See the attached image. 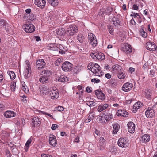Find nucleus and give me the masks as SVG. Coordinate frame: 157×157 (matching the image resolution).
<instances>
[{
    "label": "nucleus",
    "instance_id": "1",
    "mask_svg": "<svg viewBox=\"0 0 157 157\" xmlns=\"http://www.w3.org/2000/svg\"><path fill=\"white\" fill-rule=\"evenodd\" d=\"M77 27L75 25H70L68 28L67 31V34L69 36H73L78 31Z\"/></svg>",
    "mask_w": 157,
    "mask_h": 157
},
{
    "label": "nucleus",
    "instance_id": "2",
    "mask_svg": "<svg viewBox=\"0 0 157 157\" xmlns=\"http://www.w3.org/2000/svg\"><path fill=\"white\" fill-rule=\"evenodd\" d=\"M89 40L90 44L94 47H96L97 44L96 38L92 33H89L88 35Z\"/></svg>",
    "mask_w": 157,
    "mask_h": 157
},
{
    "label": "nucleus",
    "instance_id": "3",
    "mask_svg": "<svg viewBox=\"0 0 157 157\" xmlns=\"http://www.w3.org/2000/svg\"><path fill=\"white\" fill-rule=\"evenodd\" d=\"M23 29L27 33H31L34 31L35 27L32 24H25L23 26Z\"/></svg>",
    "mask_w": 157,
    "mask_h": 157
},
{
    "label": "nucleus",
    "instance_id": "4",
    "mask_svg": "<svg viewBox=\"0 0 157 157\" xmlns=\"http://www.w3.org/2000/svg\"><path fill=\"white\" fill-rule=\"evenodd\" d=\"M73 65L69 62L66 61L64 62L62 66V68L64 71H69L72 69Z\"/></svg>",
    "mask_w": 157,
    "mask_h": 157
},
{
    "label": "nucleus",
    "instance_id": "5",
    "mask_svg": "<svg viewBox=\"0 0 157 157\" xmlns=\"http://www.w3.org/2000/svg\"><path fill=\"white\" fill-rule=\"evenodd\" d=\"M121 50L127 54H129L132 52V48L131 46L127 43L123 44L121 47Z\"/></svg>",
    "mask_w": 157,
    "mask_h": 157
},
{
    "label": "nucleus",
    "instance_id": "6",
    "mask_svg": "<svg viewBox=\"0 0 157 157\" xmlns=\"http://www.w3.org/2000/svg\"><path fill=\"white\" fill-rule=\"evenodd\" d=\"M95 67L91 69V71L94 74H95V75L99 76H101L102 71L101 70L100 66L97 64H96Z\"/></svg>",
    "mask_w": 157,
    "mask_h": 157
},
{
    "label": "nucleus",
    "instance_id": "7",
    "mask_svg": "<svg viewBox=\"0 0 157 157\" xmlns=\"http://www.w3.org/2000/svg\"><path fill=\"white\" fill-rule=\"evenodd\" d=\"M54 45V46L56 47L57 48H56L53 47L52 48V50L58 51V48H59L60 50L59 52V53L63 54L65 53V51L67 50L66 48L63 47L62 45L59 44H55Z\"/></svg>",
    "mask_w": 157,
    "mask_h": 157
},
{
    "label": "nucleus",
    "instance_id": "8",
    "mask_svg": "<svg viewBox=\"0 0 157 157\" xmlns=\"http://www.w3.org/2000/svg\"><path fill=\"white\" fill-rule=\"evenodd\" d=\"M40 94L42 96H45L47 95L49 92V87L47 86H40L39 88Z\"/></svg>",
    "mask_w": 157,
    "mask_h": 157
},
{
    "label": "nucleus",
    "instance_id": "9",
    "mask_svg": "<svg viewBox=\"0 0 157 157\" xmlns=\"http://www.w3.org/2000/svg\"><path fill=\"white\" fill-rule=\"evenodd\" d=\"M117 144L119 147L122 148L126 147L129 145V143L126 141V139L122 138L119 139Z\"/></svg>",
    "mask_w": 157,
    "mask_h": 157
},
{
    "label": "nucleus",
    "instance_id": "10",
    "mask_svg": "<svg viewBox=\"0 0 157 157\" xmlns=\"http://www.w3.org/2000/svg\"><path fill=\"white\" fill-rule=\"evenodd\" d=\"M36 67L38 69H42L45 66V62L43 59H40L37 60L36 63Z\"/></svg>",
    "mask_w": 157,
    "mask_h": 157
},
{
    "label": "nucleus",
    "instance_id": "11",
    "mask_svg": "<svg viewBox=\"0 0 157 157\" xmlns=\"http://www.w3.org/2000/svg\"><path fill=\"white\" fill-rule=\"evenodd\" d=\"M29 62L27 63V66L24 71V75L25 78H27L30 77L31 76V69L30 65H29Z\"/></svg>",
    "mask_w": 157,
    "mask_h": 157
},
{
    "label": "nucleus",
    "instance_id": "12",
    "mask_svg": "<svg viewBox=\"0 0 157 157\" xmlns=\"http://www.w3.org/2000/svg\"><path fill=\"white\" fill-rule=\"evenodd\" d=\"M133 86L132 84L129 82L124 84L122 87V90L125 92H128L132 88Z\"/></svg>",
    "mask_w": 157,
    "mask_h": 157
},
{
    "label": "nucleus",
    "instance_id": "13",
    "mask_svg": "<svg viewBox=\"0 0 157 157\" xmlns=\"http://www.w3.org/2000/svg\"><path fill=\"white\" fill-rule=\"evenodd\" d=\"M32 127H35L40 125L41 122V119L38 117H34L32 118Z\"/></svg>",
    "mask_w": 157,
    "mask_h": 157
},
{
    "label": "nucleus",
    "instance_id": "14",
    "mask_svg": "<svg viewBox=\"0 0 157 157\" xmlns=\"http://www.w3.org/2000/svg\"><path fill=\"white\" fill-rule=\"evenodd\" d=\"M49 142L50 145L54 147L57 144V140L56 137L52 134H50L49 136Z\"/></svg>",
    "mask_w": 157,
    "mask_h": 157
},
{
    "label": "nucleus",
    "instance_id": "15",
    "mask_svg": "<svg viewBox=\"0 0 157 157\" xmlns=\"http://www.w3.org/2000/svg\"><path fill=\"white\" fill-rule=\"evenodd\" d=\"M95 94L98 99L103 100L105 98V94L101 90H96L95 91Z\"/></svg>",
    "mask_w": 157,
    "mask_h": 157
},
{
    "label": "nucleus",
    "instance_id": "16",
    "mask_svg": "<svg viewBox=\"0 0 157 157\" xmlns=\"http://www.w3.org/2000/svg\"><path fill=\"white\" fill-rule=\"evenodd\" d=\"M145 114L147 118H151L155 115L154 110L151 107H148L147 109L145 111Z\"/></svg>",
    "mask_w": 157,
    "mask_h": 157
},
{
    "label": "nucleus",
    "instance_id": "17",
    "mask_svg": "<svg viewBox=\"0 0 157 157\" xmlns=\"http://www.w3.org/2000/svg\"><path fill=\"white\" fill-rule=\"evenodd\" d=\"M128 129V132L131 133H133L135 131V124L132 122H129L127 124Z\"/></svg>",
    "mask_w": 157,
    "mask_h": 157
},
{
    "label": "nucleus",
    "instance_id": "18",
    "mask_svg": "<svg viewBox=\"0 0 157 157\" xmlns=\"http://www.w3.org/2000/svg\"><path fill=\"white\" fill-rule=\"evenodd\" d=\"M122 71L121 67L117 64H115L112 66V71L113 73L115 72L117 73L118 72H121V71Z\"/></svg>",
    "mask_w": 157,
    "mask_h": 157
},
{
    "label": "nucleus",
    "instance_id": "19",
    "mask_svg": "<svg viewBox=\"0 0 157 157\" xmlns=\"http://www.w3.org/2000/svg\"><path fill=\"white\" fill-rule=\"evenodd\" d=\"M146 48L150 51H155V45L151 42H148L147 43Z\"/></svg>",
    "mask_w": 157,
    "mask_h": 157
},
{
    "label": "nucleus",
    "instance_id": "20",
    "mask_svg": "<svg viewBox=\"0 0 157 157\" xmlns=\"http://www.w3.org/2000/svg\"><path fill=\"white\" fill-rule=\"evenodd\" d=\"M58 92L56 90H52L51 91L49 95L52 99L57 98L59 96Z\"/></svg>",
    "mask_w": 157,
    "mask_h": 157
},
{
    "label": "nucleus",
    "instance_id": "21",
    "mask_svg": "<svg viewBox=\"0 0 157 157\" xmlns=\"http://www.w3.org/2000/svg\"><path fill=\"white\" fill-rule=\"evenodd\" d=\"M34 3L35 4L37 5L38 7L43 8L45 6L46 1L44 0H36V2H34Z\"/></svg>",
    "mask_w": 157,
    "mask_h": 157
},
{
    "label": "nucleus",
    "instance_id": "22",
    "mask_svg": "<svg viewBox=\"0 0 157 157\" xmlns=\"http://www.w3.org/2000/svg\"><path fill=\"white\" fill-rule=\"evenodd\" d=\"M142 106L143 103L141 102L138 101L136 102L133 105V111L134 113L136 112L137 109L141 107Z\"/></svg>",
    "mask_w": 157,
    "mask_h": 157
},
{
    "label": "nucleus",
    "instance_id": "23",
    "mask_svg": "<svg viewBox=\"0 0 157 157\" xmlns=\"http://www.w3.org/2000/svg\"><path fill=\"white\" fill-rule=\"evenodd\" d=\"M109 107V105L107 104H101L99 105L97 109L98 111L101 112L106 109Z\"/></svg>",
    "mask_w": 157,
    "mask_h": 157
},
{
    "label": "nucleus",
    "instance_id": "24",
    "mask_svg": "<svg viewBox=\"0 0 157 157\" xmlns=\"http://www.w3.org/2000/svg\"><path fill=\"white\" fill-rule=\"evenodd\" d=\"M14 114L15 113L13 111H7L4 113V115L6 118H10L14 117Z\"/></svg>",
    "mask_w": 157,
    "mask_h": 157
},
{
    "label": "nucleus",
    "instance_id": "25",
    "mask_svg": "<svg viewBox=\"0 0 157 157\" xmlns=\"http://www.w3.org/2000/svg\"><path fill=\"white\" fill-rule=\"evenodd\" d=\"M94 115V112L93 111H90L88 114V118L85 120V122L86 123L89 122L91 120L93 119Z\"/></svg>",
    "mask_w": 157,
    "mask_h": 157
},
{
    "label": "nucleus",
    "instance_id": "26",
    "mask_svg": "<svg viewBox=\"0 0 157 157\" xmlns=\"http://www.w3.org/2000/svg\"><path fill=\"white\" fill-rule=\"evenodd\" d=\"M150 140V137L147 134H145L143 135L140 140L141 143H146L148 142Z\"/></svg>",
    "mask_w": 157,
    "mask_h": 157
},
{
    "label": "nucleus",
    "instance_id": "27",
    "mask_svg": "<svg viewBox=\"0 0 157 157\" xmlns=\"http://www.w3.org/2000/svg\"><path fill=\"white\" fill-rule=\"evenodd\" d=\"M49 78L48 77V76H45L44 75L43 76H41L39 78V81L42 84H44L45 83H47L48 82V80Z\"/></svg>",
    "mask_w": 157,
    "mask_h": 157
},
{
    "label": "nucleus",
    "instance_id": "28",
    "mask_svg": "<svg viewBox=\"0 0 157 157\" xmlns=\"http://www.w3.org/2000/svg\"><path fill=\"white\" fill-rule=\"evenodd\" d=\"M128 113L124 110H118L117 112V115L118 116H121L124 117H127Z\"/></svg>",
    "mask_w": 157,
    "mask_h": 157
},
{
    "label": "nucleus",
    "instance_id": "29",
    "mask_svg": "<svg viewBox=\"0 0 157 157\" xmlns=\"http://www.w3.org/2000/svg\"><path fill=\"white\" fill-rule=\"evenodd\" d=\"M113 133L114 134H116L120 128V125L117 123L114 124L113 125Z\"/></svg>",
    "mask_w": 157,
    "mask_h": 157
},
{
    "label": "nucleus",
    "instance_id": "30",
    "mask_svg": "<svg viewBox=\"0 0 157 157\" xmlns=\"http://www.w3.org/2000/svg\"><path fill=\"white\" fill-rule=\"evenodd\" d=\"M66 33L64 28L59 29H57L56 30L57 34L60 36H63Z\"/></svg>",
    "mask_w": 157,
    "mask_h": 157
},
{
    "label": "nucleus",
    "instance_id": "31",
    "mask_svg": "<svg viewBox=\"0 0 157 157\" xmlns=\"http://www.w3.org/2000/svg\"><path fill=\"white\" fill-rule=\"evenodd\" d=\"M152 93V92L151 90L148 89H146L145 92V95L146 98L148 99H150Z\"/></svg>",
    "mask_w": 157,
    "mask_h": 157
},
{
    "label": "nucleus",
    "instance_id": "32",
    "mask_svg": "<svg viewBox=\"0 0 157 157\" xmlns=\"http://www.w3.org/2000/svg\"><path fill=\"white\" fill-rule=\"evenodd\" d=\"M58 81L62 82H66L68 81V78L65 76L61 75L59 77Z\"/></svg>",
    "mask_w": 157,
    "mask_h": 157
},
{
    "label": "nucleus",
    "instance_id": "33",
    "mask_svg": "<svg viewBox=\"0 0 157 157\" xmlns=\"http://www.w3.org/2000/svg\"><path fill=\"white\" fill-rule=\"evenodd\" d=\"M48 3L53 6H57L58 4L57 0H47Z\"/></svg>",
    "mask_w": 157,
    "mask_h": 157
},
{
    "label": "nucleus",
    "instance_id": "34",
    "mask_svg": "<svg viewBox=\"0 0 157 157\" xmlns=\"http://www.w3.org/2000/svg\"><path fill=\"white\" fill-rule=\"evenodd\" d=\"M97 59L100 60H102L105 58V56L104 54L100 52L99 53H97Z\"/></svg>",
    "mask_w": 157,
    "mask_h": 157
},
{
    "label": "nucleus",
    "instance_id": "35",
    "mask_svg": "<svg viewBox=\"0 0 157 157\" xmlns=\"http://www.w3.org/2000/svg\"><path fill=\"white\" fill-rule=\"evenodd\" d=\"M32 141V139L30 138L28 140L26 143H25V149L26 152L28 150L30 144L31 143Z\"/></svg>",
    "mask_w": 157,
    "mask_h": 157
},
{
    "label": "nucleus",
    "instance_id": "36",
    "mask_svg": "<svg viewBox=\"0 0 157 157\" xmlns=\"http://www.w3.org/2000/svg\"><path fill=\"white\" fill-rule=\"evenodd\" d=\"M113 24L115 26L119 25L120 24V21L119 19L114 17L112 19Z\"/></svg>",
    "mask_w": 157,
    "mask_h": 157
},
{
    "label": "nucleus",
    "instance_id": "37",
    "mask_svg": "<svg viewBox=\"0 0 157 157\" xmlns=\"http://www.w3.org/2000/svg\"><path fill=\"white\" fill-rule=\"evenodd\" d=\"M77 39L81 43L83 42L84 39V37L81 34H78L77 37Z\"/></svg>",
    "mask_w": 157,
    "mask_h": 157
},
{
    "label": "nucleus",
    "instance_id": "38",
    "mask_svg": "<svg viewBox=\"0 0 157 157\" xmlns=\"http://www.w3.org/2000/svg\"><path fill=\"white\" fill-rule=\"evenodd\" d=\"M106 122L112 118L113 116L111 113H108L105 116Z\"/></svg>",
    "mask_w": 157,
    "mask_h": 157
},
{
    "label": "nucleus",
    "instance_id": "39",
    "mask_svg": "<svg viewBox=\"0 0 157 157\" xmlns=\"http://www.w3.org/2000/svg\"><path fill=\"white\" fill-rule=\"evenodd\" d=\"M7 73L9 75L10 78L12 80H13L15 78L16 75L15 73L13 71H8Z\"/></svg>",
    "mask_w": 157,
    "mask_h": 157
},
{
    "label": "nucleus",
    "instance_id": "40",
    "mask_svg": "<svg viewBox=\"0 0 157 157\" xmlns=\"http://www.w3.org/2000/svg\"><path fill=\"white\" fill-rule=\"evenodd\" d=\"M8 24L4 19L0 20V27H2L4 26H7Z\"/></svg>",
    "mask_w": 157,
    "mask_h": 157
},
{
    "label": "nucleus",
    "instance_id": "41",
    "mask_svg": "<svg viewBox=\"0 0 157 157\" xmlns=\"http://www.w3.org/2000/svg\"><path fill=\"white\" fill-rule=\"evenodd\" d=\"M117 76L119 78L123 79L125 77V75L122 72V71H121V72H118L117 73Z\"/></svg>",
    "mask_w": 157,
    "mask_h": 157
},
{
    "label": "nucleus",
    "instance_id": "42",
    "mask_svg": "<svg viewBox=\"0 0 157 157\" xmlns=\"http://www.w3.org/2000/svg\"><path fill=\"white\" fill-rule=\"evenodd\" d=\"M115 82V81L113 79H110L109 81V84L110 86L112 87L116 86V83Z\"/></svg>",
    "mask_w": 157,
    "mask_h": 157
},
{
    "label": "nucleus",
    "instance_id": "43",
    "mask_svg": "<svg viewBox=\"0 0 157 157\" xmlns=\"http://www.w3.org/2000/svg\"><path fill=\"white\" fill-rule=\"evenodd\" d=\"M108 29L109 30V32L111 34H113L114 29L113 26L110 25H107Z\"/></svg>",
    "mask_w": 157,
    "mask_h": 157
},
{
    "label": "nucleus",
    "instance_id": "44",
    "mask_svg": "<svg viewBox=\"0 0 157 157\" xmlns=\"http://www.w3.org/2000/svg\"><path fill=\"white\" fill-rule=\"evenodd\" d=\"M16 82L14 81L12 82L11 83V89L12 91H15L16 87Z\"/></svg>",
    "mask_w": 157,
    "mask_h": 157
},
{
    "label": "nucleus",
    "instance_id": "45",
    "mask_svg": "<svg viewBox=\"0 0 157 157\" xmlns=\"http://www.w3.org/2000/svg\"><path fill=\"white\" fill-rule=\"evenodd\" d=\"M140 35L144 38H146L147 36V33L144 31V30L142 29L140 32Z\"/></svg>",
    "mask_w": 157,
    "mask_h": 157
},
{
    "label": "nucleus",
    "instance_id": "46",
    "mask_svg": "<svg viewBox=\"0 0 157 157\" xmlns=\"http://www.w3.org/2000/svg\"><path fill=\"white\" fill-rule=\"evenodd\" d=\"M99 121L102 123H105L106 122L105 116H100L99 117Z\"/></svg>",
    "mask_w": 157,
    "mask_h": 157
},
{
    "label": "nucleus",
    "instance_id": "47",
    "mask_svg": "<svg viewBox=\"0 0 157 157\" xmlns=\"http://www.w3.org/2000/svg\"><path fill=\"white\" fill-rule=\"evenodd\" d=\"M63 61V59L59 58L57 59V60L56 61V63H55V64L56 65H59V64H60V63H61Z\"/></svg>",
    "mask_w": 157,
    "mask_h": 157
},
{
    "label": "nucleus",
    "instance_id": "48",
    "mask_svg": "<svg viewBox=\"0 0 157 157\" xmlns=\"http://www.w3.org/2000/svg\"><path fill=\"white\" fill-rule=\"evenodd\" d=\"M105 141V140L103 137H101L100 138L99 142L100 144V145H103Z\"/></svg>",
    "mask_w": 157,
    "mask_h": 157
},
{
    "label": "nucleus",
    "instance_id": "49",
    "mask_svg": "<svg viewBox=\"0 0 157 157\" xmlns=\"http://www.w3.org/2000/svg\"><path fill=\"white\" fill-rule=\"evenodd\" d=\"M91 81L92 82L98 83L100 82V80L98 78H94L91 80Z\"/></svg>",
    "mask_w": 157,
    "mask_h": 157
},
{
    "label": "nucleus",
    "instance_id": "50",
    "mask_svg": "<svg viewBox=\"0 0 157 157\" xmlns=\"http://www.w3.org/2000/svg\"><path fill=\"white\" fill-rule=\"evenodd\" d=\"M98 54L97 53H91L90 54V56L93 59H97V55Z\"/></svg>",
    "mask_w": 157,
    "mask_h": 157
},
{
    "label": "nucleus",
    "instance_id": "51",
    "mask_svg": "<svg viewBox=\"0 0 157 157\" xmlns=\"http://www.w3.org/2000/svg\"><path fill=\"white\" fill-rule=\"evenodd\" d=\"M44 73L46 74L45 76H48L49 78V76L51 74V73L50 72L49 70H47L44 71Z\"/></svg>",
    "mask_w": 157,
    "mask_h": 157
},
{
    "label": "nucleus",
    "instance_id": "52",
    "mask_svg": "<svg viewBox=\"0 0 157 157\" xmlns=\"http://www.w3.org/2000/svg\"><path fill=\"white\" fill-rule=\"evenodd\" d=\"M64 108L62 106H59L56 107V109L59 111H62L64 110Z\"/></svg>",
    "mask_w": 157,
    "mask_h": 157
},
{
    "label": "nucleus",
    "instance_id": "53",
    "mask_svg": "<svg viewBox=\"0 0 157 157\" xmlns=\"http://www.w3.org/2000/svg\"><path fill=\"white\" fill-rule=\"evenodd\" d=\"M41 157H53V156L49 154H41Z\"/></svg>",
    "mask_w": 157,
    "mask_h": 157
},
{
    "label": "nucleus",
    "instance_id": "54",
    "mask_svg": "<svg viewBox=\"0 0 157 157\" xmlns=\"http://www.w3.org/2000/svg\"><path fill=\"white\" fill-rule=\"evenodd\" d=\"M79 71L78 67H75L73 70V72L76 73H78Z\"/></svg>",
    "mask_w": 157,
    "mask_h": 157
},
{
    "label": "nucleus",
    "instance_id": "55",
    "mask_svg": "<svg viewBox=\"0 0 157 157\" xmlns=\"http://www.w3.org/2000/svg\"><path fill=\"white\" fill-rule=\"evenodd\" d=\"M90 107H95L96 106V103L94 101H90Z\"/></svg>",
    "mask_w": 157,
    "mask_h": 157
},
{
    "label": "nucleus",
    "instance_id": "56",
    "mask_svg": "<svg viewBox=\"0 0 157 157\" xmlns=\"http://www.w3.org/2000/svg\"><path fill=\"white\" fill-rule=\"evenodd\" d=\"M97 63H90L89 64L90 65V70L91 69H92V68H94V67H95V66H96V64Z\"/></svg>",
    "mask_w": 157,
    "mask_h": 157
},
{
    "label": "nucleus",
    "instance_id": "57",
    "mask_svg": "<svg viewBox=\"0 0 157 157\" xmlns=\"http://www.w3.org/2000/svg\"><path fill=\"white\" fill-rule=\"evenodd\" d=\"M58 127V126L56 124H53L52 126L51 129L52 130H55Z\"/></svg>",
    "mask_w": 157,
    "mask_h": 157
},
{
    "label": "nucleus",
    "instance_id": "58",
    "mask_svg": "<svg viewBox=\"0 0 157 157\" xmlns=\"http://www.w3.org/2000/svg\"><path fill=\"white\" fill-rule=\"evenodd\" d=\"M131 16H132L134 18H136L137 16H138L140 17V15L138 13H133V12L132 13V14L131 15Z\"/></svg>",
    "mask_w": 157,
    "mask_h": 157
},
{
    "label": "nucleus",
    "instance_id": "59",
    "mask_svg": "<svg viewBox=\"0 0 157 157\" xmlns=\"http://www.w3.org/2000/svg\"><path fill=\"white\" fill-rule=\"evenodd\" d=\"M155 73V71L154 70H151L150 71L149 75L151 77H153L154 76V74Z\"/></svg>",
    "mask_w": 157,
    "mask_h": 157
},
{
    "label": "nucleus",
    "instance_id": "60",
    "mask_svg": "<svg viewBox=\"0 0 157 157\" xmlns=\"http://www.w3.org/2000/svg\"><path fill=\"white\" fill-rule=\"evenodd\" d=\"M22 89L25 93L27 92L28 91L27 87H26L25 86H22Z\"/></svg>",
    "mask_w": 157,
    "mask_h": 157
},
{
    "label": "nucleus",
    "instance_id": "61",
    "mask_svg": "<svg viewBox=\"0 0 157 157\" xmlns=\"http://www.w3.org/2000/svg\"><path fill=\"white\" fill-rule=\"evenodd\" d=\"M36 111L37 112L39 113H41V114L44 115H46L47 114V113L44 111H42L40 110H36Z\"/></svg>",
    "mask_w": 157,
    "mask_h": 157
},
{
    "label": "nucleus",
    "instance_id": "62",
    "mask_svg": "<svg viewBox=\"0 0 157 157\" xmlns=\"http://www.w3.org/2000/svg\"><path fill=\"white\" fill-rule=\"evenodd\" d=\"M86 90L87 92L90 93L92 91L91 88L89 87H87L86 88Z\"/></svg>",
    "mask_w": 157,
    "mask_h": 157
},
{
    "label": "nucleus",
    "instance_id": "63",
    "mask_svg": "<svg viewBox=\"0 0 157 157\" xmlns=\"http://www.w3.org/2000/svg\"><path fill=\"white\" fill-rule=\"evenodd\" d=\"M130 23L132 25H135L136 23L133 18H132L130 21Z\"/></svg>",
    "mask_w": 157,
    "mask_h": 157
},
{
    "label": "nucleus",
    "instance_id": "64",
    "mask_svg": "<svg viewBox=\"0 0 157 157\" xmlns=\"http://www.w3.org/2000/svg\"><path fill=\"white\" fill-rule=\"evenodd\" d=\"M105 76L107 78H111V75L109 73H107L105 75Z\"/></svg>",
    "mask_w": 157,
    "mask_h": 157
}]
</instances>
